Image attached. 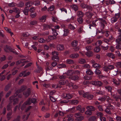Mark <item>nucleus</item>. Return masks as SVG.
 Returning <instances> with one entry per match:
<instances>
[{
  "instance_id": "obj_1",
  "label": "nucleus",
  "mask_w": 121,
  "mask_h": 121,
  "mask_svg": "<svg viewBox=\"0 0 121 121\" xmlns=\"http://www.w3.org/2000/svg\"><path fill=\"white\" fill-rule=\"evenodd\" d=\"M85 14L86 16V21L87 23H90L91 22V18L92 16L95 14L96 13L95 12L87 11Z\"/></svg>"
},
{
  "instance_id": "obj_2",
  "label": "nucleus",
  "mask_w": 121,
  "mask_h": 121,
  "mask_svg": "<svg viewBox=\"0 0 121 121\" xmlns=\"http://www.w3.org/2000/svg\"><path fill=\"white\" fill-rule=\"evenodd\" d=\"M79 93L80 95H82L84 97L87 98L89 99H92L93 97V95H92L89 94L88 92L85 93L83 91H79Z\"/></svg>"
},
{
  "instance_id": "obj_3",
  "label": "nucleus",
  "mask_w": 121,
  "mask_h": 121,
  "mask_svg": "<svg viewBox=\"0 0 121 121\" xmlns=\"http://www.w3.org/2000/svg\"><path fill=\"white\" fill-rule=\"evenodd\" d=\"M36 101V99L34 98L31 99L30 98L25 103L22 105L21 109L22 110L23 109V108L26 107V105H29L31 103H34Z\"/></svg>"
},
{
  "instance_id": "obj_4",
  "label": "nucleus",
  "mask_w": 121,
  "mask_h": 121,
  "mask_svg": "<svg viewBox=\"0 0 121 121\" xmlns=\"http://www.w3.org/2000/svg\"><path fill=\"white\" fill-rule=\"evenodd\" d=\"M98 19L100 21L99 23L100 27L102 29H104V28L105 24H107L106 22L102 18H99Z\"/></svg>"
},
{
  "instance_id": "obj_5",
  "label": "nucleus",
  "mask_w": 121,
  "mask_h": 121,
  "mask_svg": "<svg viewBox=\"0 0 121 121\" xmlns=\"http://www.w3.org/2000/svg\"><path fill=\"white\" fill-rule=\"evenodd\" d=\"M74 116L78 121H81L84 119V117L81 116L79 113H75L74 115Z\"/></svg>"
},
{
  "instance_id": "obj_6",
  "label": "nucleus",
  "mask_w": 121,
  "mask_h": 121,
  "mask_svg": "<svg viewBox=\"0 0 121 121\" xmlns=\"http://www.w3.org/2000/svg\"><path fill=\"white\" fill-rule=\"evenodd\" d=\"M70 83V81H68L67 80H60L59 81V84H58L59 85H64L65 84H67L68 85H69Z\"/></svg>"
},
{
  "instance_id": "obj_7",
  "label": "nucleus",
  "mask_w": 121,
  "mask_h": 121,
  "mask_svg": "<svg viewBox=\"0 0 121 121\" xmlns=\"http://www.w3.org/2000/svg\"><path fill=\"white\" fill-rule=\"evenodd\" d=\"M56 37L55 36L50 35L48 37V38L46 39V40L47 42H50L51 40H53L56 39Z\"/></svg>"
},
{
  "instance_id": "obj_8",
  "label": "nucleus",
  "mask_w": 121,
  "mask_h": 121,
  "mask_svg": "<svg viewBox=\"0 0 121 121\" xmlns=\"http://www.w3.org/2000/svg\"><path fill=\"white\" fill-rule=\"evenodd\" d=\"M92 83L93 85L97 86H100L102 85V83L101 82L98 81H95L93 82Z\"/></svg>"
},
{
  "instance_id": "obj_9",
  "label": "nucleus",
  "mask_w": 121,
  "mask_h": 121,
  "mask_svg": "<svg viewBox=\"0 0 121 121\" xmlns=\"http://www.w3.org/2000/svg\"><path fill=\"white\" fill-rule=\"evenodd\" d=\"M57 49L58 51H61L65 49L64 47L62 44L58 45L57 46Z\"/></svg>"
},
{
  "instance_id": "obj_10",
  "label": "nucleus",
  "mask_w": 121,
  "mask_h": 121,
  "mask_svg": "<svg viewBox=\"0 0 121 121\" xmlns=\"http://www.w3.org/2000/svg\"><path fill=\"white\" fill-rule=\"evenodd\" d=\"M68 121H73V115L72 114H69L67 116Z\"/></svg>"
},
{
  "instance_id": "obj_11",
  "label": "nucleus",
  "mask_w": 121,
  "mask_h": 121,
  "mask_svg": "<svg viewBox=\"0 0 121 121\" xmlns=\"http://www.w3.org/2000/svg\"><path fill=\"white\" fill-rule=\"evenodd\" d=\"M79 55L78 53H73L71 54L70 56V57L72 59L78 57Z\"/></svg>"
},
{
  "instance_id": "obj_12",
  "label": "nucleus",
  "mask_w": 121,
  "mask_h": 121,
  "mask_svg": "<svg viewBox=\"0 0 121 121\" xmlns=\"http://www.w3.org/2000/svg\"><path fill=\"white\" fill-rule=\"evenodd\" d=\"M75 71L73 70H69L66 73L67 75L72 76L71 75L74 74Z\"/></svg>"
},
{
  "instance_id": "obj_13",
  "label": "nucleus",
  "mask_w": 121,
  "mask_h": 121,
  "mask_svg": "<svg viewBox=\"0 0 121 121\" xmlns=\"http://www.w3.org/2000/svg\"><path fill=\"white\" fill-rule=\"evenodd\" d=\"M86 109L88 110L91 111H93L95 110V108L92 106H88L86 107Z\"/></svg>"
},
{
  "instance_id": "obj_14",
  "label": "nucleus",
  "mask_w": 121,
  "mask_h": 121,
  "mask_svg": "<svg viewBox=\"0 0 121 121\" xmlns=\"http://www.w3.org/2000/svg\"><path fill=\"white\" fill-rule=\"evenodd\" d=\"M11 49L10 46L6 45L4 47V49L5 52H8L9 51H10Z\"/></svg>"
},
{
  "instance_id": "obj_15",
  "label": "nucleus",
  "mask_w": 121,
  "mask_h": 121,
  "mask_svg": "<svg viewBox=\"0 0 121 121\" xmlns=\"http://www.w3.org/2000/svg\"><path fill=\"white\" fill-rule=\"evenodd\" d=\"M78 62L81 64H83L86 63V61L85 59L81 58L79 59Z\"/></svg>"
},
{
  "instance_id": "obj_16",
  "label": "nucleus",
  "mask_w": 121,
  "mask_h": 121,
  "mask_svg": "<svg viewBox=\"0 0 121 121\" xmlns=\"http://www.w3.org/2000/svg\"><path fill=\"white\" fill-rule=\"evenodd\" d=\"M52 25L48 24H44L43 25V29L45 30L50 29L52 27Z\"/></svg>"
},
{
  "instance_id": "obj_17",
  "label": "nucleus",
  "mask_w": 121,
  "mask_h": 121,
  "mask_svg": "<svg viewBox=\"0 0 121 121\" xmlns=\"http://www.w3.org/2000/svg\"><path fill=\"white\" fill-rule=\"evenodd\" d=\"M69 79H70L72 80H77L78 78V76L76 75L73 76H70L69 77Z\"/></svg>"
},
{
  "instance_id": "obj_18",
  "label": "nucleus",
  "mask_w": 121,
  "mask_h": 121,
  "mask_svg": "<svg viewBox=\"0 0 121 121\" xmlns=\"http://www.w3.org/2000/svg\"><path fill=\"white\" fill-rule=\"evenodd\" d=\"M42 70V68L41 67H38L37 69L34 71V72L37 73H40Z\"/></svg>"
},
{
  "instance_id": "obj_19",
  "label": "nucleus",
  "mask_w": 121,
  "mask_h": 121,
  "mask_svg": "<svg viewBox=\"0 0 121 121\" xmlns=\"http://www.w3.org/2000/svg\"><path fill=\"white\" fill-rule=\"evenodd\" d=\"M77 14L78 17H82L84 14L82 11H78L77 13Z\"/></svg>"
},
{
  "instance_id": "obj_20",
  "label": "nucleus",
  "mask_w": 121,
  "mask_h": 121,
  "mask_svg": "<svg viewBox=\"0 0 121 121\" xmlns=\"http://www.w3.org/2000/svg\"><path fill=\"white\" fill-rule=\"evenodd\" d=\"M68 86H69L71 87L74 89H75L78 88V86H77L76 85H73V84L70 81V83H69V85Z\"/></svg>"
},
{
  "instance_id": "obj_21",
  "label": "nucleus",
  "mask_w": 121,
  "mask_h": 121,
  "mask_svg": "<svg viewBox=\"0 0 121 121\" xmlns=\"http://www.w3.org/2000/svg\"><path fill=\"white\" fill-rule=\"evenodd\" d=\"M118 19L115 17H112L111 19V21L112 23H113L117 22Z\"/></svg>"
},
{
  "instance_id": "obj_22",
  "label": "nucleus",
  "mask_w": 121,
  "mask_h": 121,
  "mask_svg": "<svg viewBox=\"0 0 121 121\" xmlns=\"http://www.w3.org/2000/svg\"><path fill=\"white\" fill-rule=\"evenodd\" d=\"M29 9L27 7H25V8L24 10L23 11V12L24 13L25 15H27L28 14V13Z\"/></svg>"
},
{
  "instance_id": "obj_23",
  "label": "nucleus",
  "mask_w": 121,
  "mask_h": 121,
  "mask_svg": "<svg viewBox=\"0 0 121 121\" xmlns=\"http://www.w3.org/2000/svg\"><path fill=\"white\" fill-rule=\"evenodd\" d=\"M86 55L87 56L89 57L92 56L93 53L91 51H89L86 53Z\"/></svg>"
},
{
  "instance_id": "obj_24",
  "label": "nucleus",
  "mask_w": 121,
  "mask_h": 121,
  "mask_svg": "<svg viewBox=\"0 0 121 121\" xmlns=\"http://www.w3.org/2000/svg\"><path fill=\"white\" fill-rule=\"evenodd\" d=\"M92 66L96 69H99L100 67V65L96 63L92 65Z\"/></svg>"
},
{
  "instance_id": "obj_25",
  "label": "nucleus",
  "mask_w": 121,
  "mask_h": 121,
  "mask_svg": "<svg viewBox=\"0 0 121 121\" xmlns=\"http://www.w3.org/2000/svg\"><path fill=\"white\" fill-rule=\"evenodd\" d=\"M13 12L17 13H20V9L17 7H14L13 9Z\"/></svg>"
},
{
  "instance_id": "obj_26",
  "label": "nucleus",
  "mask_w": 121,
  "mask_h": 121,
  "mask_svg": "<svg viewBox=\"0 0 121 121\" xmlns=\"http://www.w3.org/2000/svg\"><path fill=\"white\" fill-rule=\"evenodd\" d=\"M66 62L67 63L69 64H72L74 63L73 61L71 59H67L66 60Z\"/></svg>"
},
{
  "instance_id": "obj_27",
  "label": "nucleus",
  "mask_w": 121,
  "mask_h": 121,
  "mask_svg": "<svg viewBox=\"0 0 121 121\" xmlns=\"http://www.w3.org/2000/svg\"><path fill=\"white\" fill-rule=\"evenodd\" d=\"M96 119V117L95 116H92L91 117L88 119L89 121H95Z\"/></svg>"
},
{
  "instance_id": "obj_28",
  "label": "nucleus",
  "mask_w": 121,
  "mask_h": 121,
  "mask_svg": "<svg viewBox=\"0 0 121 121\" xmlns=\"http://www.w3.org/2000/svg\"><path fill=\"white\" fill-rule=\"evenodd\" d=\"M65 97L67 99H71L73 97L72 95L69 94H65Z\"/></svg>"
},
{
  "instance_id": "obj_29",
  "label": "nucleus",
  "mask_w": 121,
  "mask_h": 121,
  "mask_svg": "<svg viewBox=\"0 0 121 121\" xmlns=\"http://www.w3.org/2000/svg\"><path fill=\"white\" fill-rule=\"evenodd\" d=\"M78 102V100H75L71 101L70 103L72 104H77Z\"/></svg>"
},
{
  "instance_id": "obj_30",
  "label": "nucleus",
  "mask_w": 121,
  "mask_h": 121,
  "mask_svg": "<svg viewBox=\"0 0 121 121\" xmlns=\"http://www.w3.org/2000/svg\"><path fill=\"white\" fill-rule=\"evenodd\" d=\"M52 34L54 36H56L58 35V33L56 29L52 28Z\"/></svg>"
},
{
  "instance_id": "obj_31",
  "label": "nucleus",
  "mask_w": 121,
  "mask_h": 121,
  "mask_svg": "<svg viewBox=\"0 0 121 121\" xmlns=\"http://www.w3.org/2000/svg\"><path fill=\"white\" fill-rule=\"evenodd\" d=\"M52 86L53 88L55 89H56L58 88H60V86L58 84H57L56 85L55 83L52 84Z\"/></svg>"
},
{
  "instance_id": "obj_32",
  "label": "nucleus",
  "mask_w": 121,
  "mask_h": 121,
  "mask_svg": "<svg viewBox=\"0 0 121 121\" xmlns=\"http://www.w3.org/2000/svg\"><path fill=\"white\" fill-rule=\"evenodd\" d=\"M71 7L75 11L77 10L78 9V6L76 4L73 5L71 6Z\"/></svg>"
},
{
  "instance_id": "obj_33",
  "label": "nucleus",
  "mask_w": 121,
  "mask_h": 121,
  "mask_svg": "<svg viewBox=\"0 0 121 121\" xmlns=\"http://www.w3.org/2000/svg\"><path fill=\"white\" fill-rule=\"evenodd\" d=\"M82 17H78L77 18V21L79 24H81L83 22V19Z\"/></svg>"
},
{
  "instance_id": "obj_34",
  "label": "nucleus",
  "mask_w": 121,
  "mask_h": 121,
  "mask_svg": "<svg viewBox=\"0 0 121 121\" xmlns=\"http://www.w3.org/2000/svg\"><path fill=\"white\" fill-rule=\"evenodd\" d=\"M52 59L53 60L58 61L59 59V58L58 56H52Z\"/></svg>"
},
{
  "instance_id": "obj_35",
  "label": "nucleus",
  "mask_w": 121,
  "mask_h": 121,
  "mask_svg": "<svg viewBox=\"0 0 121 121\" xmlns=\"http://www.w3.org/2000/svg\"><path fill=\"white\" fill-rule=\"evenodd\" d=\"M88 5L85 4L84 3H82L81 4V6L82 8L83 9H86Z\"/></svg>"
},
{
  "instance_id": "obj_36",
  "label": "nucleus",
  "mask_w": 121,
  "mask_h": 121,
  "mask_svg": "<svg viewBox=\"0 0 121 121\" xmlns=\"http://www.w3.org/2000/svg\"><path fill=\"white\" fill-rule=\"evenodd\" d=\"M32 5V4L31 2L29 1L26 2V4L25 5L27 7H29L31 6Z\"/></svg>"
},
{
  "instance_id": "obj_37",
  "label": "nucleus",
  "mask_w": 121,
  "mask_h": 121,
  "mask_svg": "<svg viewBox=\"0 0 121 121\" xmlns=\"http://www.w3.org/2000/svg\"><path fill=\"white\" fill-rule=\"evenodd\" d=\"M86 9H87L88 10H89V11H90L91 12H94V11L92 7H91V6L88 5L87 8Z\"/></svg>"
},
{
  "instance_id": "obj_38",
  "label": "nucleus",
  "mask_w": 121,
  "mask_h": 121,
  "mask_svg": "<svg viewBox=\"0 0 121 121\" xmlns=\"http://www.w3.org/2000/svg\"><path fill=\"white\" fill-rule=\"evenodd\" d=\"M82 67L85 69H89L90 68V65L88 64H86L82 65Z\"/></svg>"
},
{
  "instance_id": "obj_39",
  "label": "nucleus",
  "mask_w": 121,
  "mask_h": 121,
  "mask_svg": "<svg viewBox=\"0 0 121 121\" xmlns=\"http://www.w3.org/2000/svg\"><path fill=\"white\" fill-rule=\"evenodd\" d=\"M37 15V13H34V12H31L30 14V16L32 18H34L36 17Z\"/></svg>"
},
{
  "instance_id": "obj_40",
  "label": "nucleus",
  "mask_w": 121,
  "mask_h": 121,
  "mask_svg": "<svg viewBox=\"0 0 121 121\" xmlns=\"http://www.w3.org/2000/svg\"><path fill=\"white\" fill-rule=\"evenodd\" d=\"M112 81L113 82V83L116 85H118L119 84V82L115 78H113L112 79Z\"/></svg>"
},
{
  "instance_id": "obj_41",
  "label": "nucleus",
  "mask_w": 121,
  "mask_h": 121,
  "mask_svg": "<svg viewBox=\"0 0 121 121\" xmlns=\"http://www.w3.org/2000/svg\"><path fill=\"white\" fill-rule=\"evenodd\" d=\"M64 34L63 35L64 36H66L69 33V31L67 29H65L64 30Z\"/></svg>"
},
{
  "instance_id": "obj_42",
  "label": "nucleus",
  "mask_w": 121,
  "mask_h": 121,
  "mask_svg": "<svg viewBox=\"0 0 121 121\" xmlns=\"http://www.w3.org/2000/svg\"><path fill=\"white\" fill-rule=\"evenodd\" d=\"M78 42L77 41H74L72 43V45L73 47H76L77 45Z\"/></svg>"
},
{
  "instance_id": "obj_43",
  "label": "nucleus",
  "mask_w": 121,
  "mask_h": 121,
  "mask_svg": "<svg viewBox=\"0 0 121 121\" xmlns=\"http://www.w3.org/2000/svg\"><path fill=\"white\" fill-rule=\"evenodd\" d=\"M86 73L87 74L90 75L93 74L94 73L90 69H88L86 71Z\"/></svg>"
},
{
  "instance_id": "obj_44",
  "label": "nucleus",
  "mask_w": 121,
  "mask_h": 121,
  "mask_svg": "<svg viewBox=\"0 0 121 121\" xmlns=\"http://www.w3.org/2000/svg\"><path fill=\"white\" fill-rule=\"evenodd\" d=\"M110 109L109 108V107H107L106 109L105 110V111L107 113L110 114L111 113Z\"/></svg>"
},
{
  "instance_id": "obj_45",
  "label": "nucleus",
  "mask_w": 121,
  "mask_h": 121,
  "mask_svg": "<svg viewBox=\"0 0 121 121\" xmlns=\"http://www.w3.org/2000/svg\"><path fill=\"white\" fill-rule=\"evenodd\" d=\"M84 78L85 80H90L92 78L91 77L90 75H85Z\"/></svg>"
},
{
  "instance_id": "obj_46",
  "label": "nucleus",
  "mask_w": 121,
  "mask_h": 121,
  "mask_svg": "<svg viewBox=\"0 0 121 121\" xmlns=\"http://www.w3.org/2000/svg\"><path fill=\"white\" fill-rule=\"evenodd\" d=\"M34 4L36 6L39 5L40 4V1L37 0H35L34 1Z\"/></svg>"
},
{
  "instance_id": "obj_47",
  "label": "nucleus",
  "mask_w": 121,
  "mask_h": 121,
  "mask_svg": "<svg viewBox=\"0 0 121 121\" xmlns=\"http://www.w3.org/2000/svg\"><path fill=\"white\" fill-rule=\"evenodd\" d=\"M103 70L104 71L106 72L109 71V70L108 69V66H105L103 67Z\"/></svg>"
},
{
  "instance_id": "obj_48",
  "label": "nucleus",
  "mask_w": 121,
  "mask_h": 121,
  "mask_svg": "<svg viewBox=\"0 0 121 121\" xmlns=\"http://www.w3.org/2000/svg\"><path fill=\"white\" fill-rule=\"evenodd\" d=\"M46 17L45 16H43L39 18V20L40 21L42 22H44L45 21Z\"/></svg>"
},
{
  "instance_id": "obj_49",
  "label": "nucleus",
  "mask_w": 121,
  "mask_h": 121,
  "mask_svg": "<svg viewBox=\"0 0 121 121\" xmlns=\"http://www.w3.org/2000/svg\"><path fill=\"white\" fill-rule=\"evenodd\" d=\"M108 69L109 70L113 69H114L115 68L114 66L112 65H108Z\"/></svg>"
},
{
  "instance_id": "obj_50",
  "label": "nucleus",
  "mask_w": 121,
  "mask_h": 121,
  "mask_svg": "<svg viewBox=\"0 0 121 121\" xmlns=\"http://www.w3.org/2000/svg\"><path fill=\"white\" fill-rule=\"evenodd\" d=\"M101 47L103 50H106L108 49L109 47L108 45H107L106 47H105L103 45H101Z\"/></svg>"
},
{
  "instance_id": "obj_51",
  "label": "nucleus",
  "mask_w": 121,
  "mask_h": 121,
  "mask_svg": "<svg viewBox=\"0 0 121 121\" xmlns=\"http://www.w3.org/2000/svg\"><path fill=\"white\" fill-rule=\"evenodd\" d=\"M46 40H44L43 38H40L39 40V42L40 43H44Z\"/></svg>"
},
{
  "instance_id": "obj_52",
  "label": "nucleus",
  "mask_w": 121,
  "mask_h": 121,
  "mask_svg": "<svg viewBox=\"0 0 121 121\" xmlns=\"http://www.w3.org/2000/svg\"><path fill=\"white\" fill-rule=\"evenodd\" d=\"M85 114L89 116L91 115L92 114L91 112L87 110L85 112Z\"/></svg>"
},
{
  "instance_id": "obj_53",
  "label": "nucleus",
  "mask_w": 121,
  "mask_h": 121,
  "mask_svg": "<svg viewBox=\"0 0 121 121\" xmlns=\"http://www.w3.org/2000/svg\"><path fill=\"white\" fill-rule=\"evenodd\" d=\"M27 87L25 86H22L20 88V91H24L26 90Z\"/></svg>"
},
{
  "instance_id": "obj_54",
  "label": "nucleus",
  "mask_w": 121,
  "mask_h": 121,
  "mask_svg": "<svg viewBox=\"0 0 121 121\" xmlns=\"http://www.w3.org/2000/svg\"><path fill=\"white\" fill-rule=\"evenodd\" d=\"M23 94L26 97H27L30 94V91H24Z\"/></svg>"
},
{
  "instance_id": "obj_55",
  "label": "nucleus",
  "mask_w": 121,
  "mask_h": 121,
  "mask_svg": "<svg viewBox=\"0 0 121 121\" xmlns=\"http://www.w3.org/2000/svg\"><path fill=\"white\" fill-rule=\"evenodd\" d=\"M100 48L99 47H96L94 49V51L96 52H98L100 51Z\"/></svg>"
},
{
  "instance_id": "obj_56",
  "label": "nucleus",
  "mask_w": 121,
  "mask_h": 121,
  "mask_svg": "<svg viewBox=\"0 0 121 121\" xmlns=\"http://www.w3.org/2000/svg\"><path fill=\"white\" fill-rule=\"evenodd\" d=\"M86 49L87 51H90L92 49V48L91 46H87L85 48Z\"/></svg>"
},
{
  "instance_id": "obj_57",
  "label": "nucleus",
  "mask_w": 121,
  "mask_h": 121,
  "mask_svg": "<svg viewBox=\"0 0 121 121\" xmlns=\"http://www.w3.org/2000/svg\"><path fill=\"white\" fill-rule=\"evenodd\" d=\"M95 73V74L97 75H99L101 73V71L99 69H96Z\"/></svg>"
},
{
  "instance_id": "obj_58",
  "label": "nucleus",
  "mask_w": 121,
  "mask_h": 121,
  "mask_svg": "<svg viewBox=\"0 0 121 121\" xmlns=\"http://www.w3.org/2000/svg\"><path fill=\"white\" fill-rule=\"evenodd\" d=\"M58 52L55 51L53 52H52V55L53 56H58Z\"/></svg>"
},
{
  "instance_id": "obj_59",
  "label": "nucleus",
  "mask_w": 121,
  "mask_h": 121,
  "mask_svg": "<svg viewBox=\"0 0 121 121\" xmlns=\"http://www.w3.org/2000/svg\"><path fill=\"white\" fill-rule=\"evenodd\" d=\"M54 6L53 5H52L48 9V11H53L54 9Z\"/></svg>"
},
{
  "instance_id": "obj_60",
  "label": "nucleus",
  "mask_w": 121,
  "mask_h": 121,
  "mask_svg": "<svg viewBox=\"0 0 121 121\" xmlns=\"http://www.w3.org/2000/svg\"><path fill=\"white\" fill-rule=\"evenodd\" d=\"M115 54L118 57H120L121 56V54L120 53V51H116L115 52Z\"/></svg>"
},
{
  "instance_id": "obj_61",
  "label": "nucleus",
  "mask_w": 121,
  "mask_h": 121,
  "mask_svg": "<svg viewBox=\"0 0 121 121\" xmlns=\"http://www.w3.org/2000/svg\"><path fill=\"white\" fill-rule=\"evenodd\" d=\"M103 41L105 43H107L108 44H110L109 43V42H110V41L108 39H107L106 38H104L103 39Z\"/></svg>"
},
{
  "instance_id": "obj_62",
  "label": "nucleus",
  "mask_w": 121,
  "mask_h": 121,
  "mask_svg": "<svg viewBox=\"0 0 121 121\" xmlns=\"http://www.w3.org/2000/svg\"><path fill=\"white\" fill-rule=\"evenodd\" d=\"M107 55L110 58H114V57L113 54L111 53H109L107 54Z\"/></svg>"
},
{
  "instance_id": "obj_63",
  "label": "nucleus",
  "mask_w": 121,
  "mask_h": 121,
  "mask_svg": "<svg viewBox=\"0 0 121 121\" xmlns=\"http://www.w3.org/2000/svg\"><path fill=\"white\" fill-rule=\"evenodd\" d=\"M37 22L35 20L31 21L30 22V24L31 25H36L37 24Z\"/></svg>"
},
{
  "instance_id": "obj_64",
  "label": "nucleus",
  "mask_w": 121,
  "mask_h": 121,
  "mask_svg": "<svg viewBox=\"0 0 121 121\" xmlns=\"http://www.w3.org/2000/svg\"><path fill=\"white\" fill-rule=\"evenodd\" d=\"M96 115L98 117H100V118L103 116V114L102 113L100 112H98L96 113Z\"/></svg>"
}]
</instances>
